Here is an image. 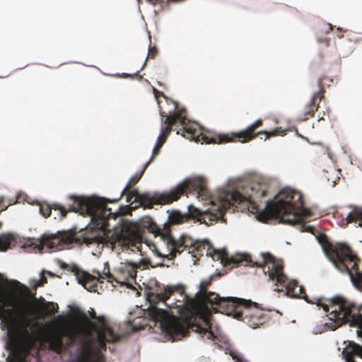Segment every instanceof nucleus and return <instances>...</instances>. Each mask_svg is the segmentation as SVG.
I'll return each mask as SVG.
<instances>
[{"instance_id":"f257e3e1","label":"nucleus","mask_w":362,"mask_h":362,"mask_svg":"<svg viewBox=\"0 0 362 362\" xmlns=\"http://www.w3.org/2000/svg\"><path fill=\"white\" fill-rule=\"evenodd\" d=\"M209 254L213 259L220 260L225 267H235L244 264L263 268L264 274H268L269 279L276 286L285 288L288 296L294 298H300L309 303L316 304L322 307L325 312L329 311V322L325 323V326L330 330H335L342 325L349 322L352 327L362 328V305L356 306L352 303L344 299L341 296H335L327 299L325 298H315L310 300L305 293V289L303 286H299L296 280H289L284 273V266L277 262L274 257L269 253L262 254V262H253L248 255H238L234 257H228L225 250H216L211 249Z\"/></svg>"},{"instance_id":"f03ea898","label":"nucleus","mask_w":362,"mask_h":362,"mask_svg":"<svg viewBox=\"0 0 362 362\" xmlns=\"http://www.w3.org/2000/svg\"><path fill=\"white\" fill-rule=\"evenodd\" d=\"M268 184L262 179L251 182L243 186L242 191L226 192L223 198L224 208L237 207L247 203L257 213V218L262 222L272 218L280 223L295 225L306 218V210L303 208V196L300 192L291 188L281 189L275 197L274 201L268 200L263 209H259V202L267 195Z\"/></svg>"},{"instance_id":"7ed1b4c3","label":"nucleus","mask_w":362,"mask_h":362,"mask_svg":"<svg viewBox=\"0 0 362 362\" xmlns=\"http://www.w3.org/2000/svg\"><path fill=\"white\" fill-rule=\"evenodd\" d=\"M69 201L71 203L67 208L58 204L52 206L41 204L40 212L45 218L50 216L52 209L59 211L62 217H65L68 211L78 212L81 215L90 216L92 223L98 231L83 237V242L87 245L102 244L119 253L124 247L135 245L137 234L129 226L123 224L113 232L107 228L108 219L115 216V214L106 208L105 199L71 195Z\"/></svg>"},{"instance_id":"20e7f679","label":"nucleus","mask_w":362,"mask_h":362,"mask_svg":"<svg viewBox=\"0 0 362 362\" xmlns=\"http://www.w3.org/2000/svg\"><path fill=\"white\" fill-rule=\"evenodd\" d=\"M166 103L172 106L171 110L165 111L159 105V112L162 117L161 122L165 125L161 127L160 134L157 139V142L161 145L165 144L173 129V127L175 126L177 123H180L182 126V129L177 132L178 134H181L184 137L191 141L194 140L197 142L201 141L202 144H225L233 141L245 143L255 139L260 134L266 135L265 139L272 136L285 134V131L281 130L280 128H276L270 132L260 131L256 132L257 129L262 126L263 124L262 120L259 119L244 131L231 134H226L209 136L201 133L199 129L194 127L193 124H188L185 110L182 109L177 111L178 105L176 102L166 99Z\"/></svg>"},{"instance_id":"39448f33","label":"nucleus","mask_w":362,"mask_h":362,"mask_svg":"<svg viewBox=\"0 0 362 362\" xmlns=\"http://www.w3.org/2000/svg\"><path fill=\"white\" fill-rule=\"evenodd\" d=\"M148 166V163H145L143 166L142 170L140 172L136 173L131 179L129 180L124 189L120 194L118 199L115 200H110L107 199L102 198L105 199V206L107 208V204L108 202H116L119 200L124 194L128 193L127 202H129L130 199L134 197L135 202H138L140 206L144 209H151L153 205H165L170 204L175 201H177L182 195H187L188 194H197L198 196L206 195L207 189L206 186V182L204 179L198 177L194 179H187L183 182L179 183L175 187L173 188L169 192H164L163 193H154L151 194L149 193L140 194L136 189L131 190V188L135 185L143 176L145 170ZM100 199L99 197H97ZM112 213V211L110 210ZM115 216H111L110 218L115 219L117 214L114 213Z\"/></svg>"},{"instance_id":"423d86ee","label":"nucleus","mask_w":362,"mask_h":362,"mask_svg":"<svg viewBox=\"0 0 362 362\" xmlns=\"http://www.w3.org/2000/svg\"><path fill=\"white\" fill-rule=\"evenodd\" d=\"M176 290L175 287L167 286L163 291L160 293H150L148 295V301L150 306L147 310V315L155 322H159L160 327L169 335L173 341L180 340L187 337L189 329L196 327V332H199L202 337L204 336L207 339H213L215 336L210 327L204 328L197 325H194L191 319L188 317H180L173 315L156 306V304L162 302L165 304V301Z\"/></svg>"},{"instance_id":"0eeeda50","label":"nucleus","mask_w":362,"mask_h":362,"mask_svg":"<svg viewBox=\"0 0 362 362\" xmlns=\"http://www.w3.org/2000/svg\"><path fill=\"white\" fill-rule=\"evenodd\" d=\"M317 240L334 267L341 272L347 273L355 287H362V272L358 268L361 260L350 247L342 243L332 244L325 234H320Z\"/></svg>"},{"instance_id":"6e6552de","label":"nucleus","mask_w":362,"mask_h":362,"mask_svg":"<svg viewBox=\"0 0 362 362\" xmlns=\"http://www.w3.org/2000/svg\"><path fill=\"white\" fill-rule=\"evenodd\" d=\"M224 215V211L222 209H218L216 212L212 213L209 211H202L199 209L189 206L188 207L187 214H181L177 211H172L168 216V223L163 225L161 228L155 223V221L150 217H147L144 221V228L149 233L154 234L156 237L159 236L160 240L164 243V239L162 235L164 234L165 228L169 229L170 235H171L170 226L175 224H180L189 221V219H195L200 223H206V225H211L213 222H216Z\"/></svg>"},{"instance_id":"1a4fd4ad","label":"nucleus","mask_w":362,"mask_h":362,"mask_svg":"<svg viewBox=\"0 0 362 362\" xmlns=\"http://www.w3.org/2000/svg\"><path fill=\"white\" fill-rule=\"evenodd\" d=\"M220 300L223 313L243 321L253 329L263 325L269 319L257 303L250 300L233 297Z\"/></svg>"},{"instance_id":"9d476101","label":"nucleus","mask_w":362,"mask_h":362,"mask_svg":"<svg viewBox=\"0 0 362 362\" xmlns=\"http://www.w3.org/2000/svg\"><path fill=\"white\" fill-rule=\"evenodd\" d=\"M34 315L29 301L21 299L16 300L13 294L0 292L1 325L8 331L20 322L25 323Z\"/></svg>"},{"instance_id":"9b49d317","label":"nucleus","mask_w":362,"mask_h":362,"mask_svg":"<svg viewBox=\"0 0 362 362\" xmlns=\"http://www.w3.org/2000/svg\"><path fill=\"white\" fill-rule=\"evenodd\" d=\"M74 314L78 321L83 322L88 327L85 329V333L87 336L91 334V331L96 332L97 341L102 349H106V342L119 341V336L114 332L104 316H97L93 310L90 313V317L96 320L97 322H95L90 321L86 313L79 309H76Z\"/></svg>"},{"instance_id":"f8f14e48","label":"nucleus","mask_w":362,"mask_h":362,"mask_svg":"<svg viewBox=\"0 0 362 362\" xmlns=\"http://www.w3.org/2000/svg\"><path fill=\"white\" fill-rule=\"evenodd\" d=\"M169 232V229L165 228L164 234L162 235L164 244L168 250V253L164 255L169 259H173L177 254H180L185 250L197 257V255H202L206 247L209 246V242L207 240L195 241L187 235H182L179 239L176 240L173 235H170Z\"/></svg>"},{"instance_id":"ddd939ff","label":"nucleus","mask_w":362,"mask_h":362,"mask_svg":"<svg viewBox=\"0 0 362 362\" xmlns=\"http://www.w3.org/2000/svg\"><path fill=\"white\" fill-rule=\"evenodd\" d=\"M149 263L150 260L146 259H141L139 263L132 262L121 263L115 274H111L108 263H105L103 276L110 283L116 282L123 285L129 280H135L137 269L141 267L146 268Z\"/></svg>"},{"instance_id":"4468645a","label":"nucleus","mask_w":362,"mask_h":362,"mask_svg":"<svg viewBox=\"0 0 362 362\" xmlns=\"http://www.w3.org/2000/svg\"><path fill=\"white\" fill-rule=\"evenodd\" d=\"M80 239L71 231L58 232L54 234H45L39 240V250L46 247L52 251H58L68 247L74 243H78Z\"/></svg>"},{"instance_id":"2eb2a0df","label":"nucleus","mask_w":362,"mask_h":362,"mask_svg":"<svg viewBox=\"0 0 362 362\" xmlns=\"http://www.w3.org/2000/svg\"><path fill=\"white\" fill-rule=\"evenodd\" d=\"M78 335L79 329L78 327L63 324L62 325L60 330L53 334L49 337V349L57 354H61L65 349L63 338L66 337L69 341V344H73Z\"/></svg>"},{"instance_id":"dca6fc26","label":"nucleus","mask_w":362,"mask_h":362,"mask_svg":"<svg viewBox=\"0 0 362 362\" xmlns=\"http://www.w3.org/2000/svg\"><path fill=\"white\" fill-rule=\"evenodd\" d=\"M220 274L211 275L208 279L202 280L199 284V293L202 296L206 303L211 306V309L215 313H223L221 305V299L229 298L230 297H221L218 294L212 292H208L207 288L211 284L215 278L219 277Z\"/></svg>"},{"instance_id":"f3484780","label":"nucleus","mask_w":362,"mask_h":362,"mask_svg":"<svg viewBox=\"0 0 362 362\" xmlns=\"http://www.w3.org/2000/svg\"><path fill=\"white\" fill-rule=\"evenodd\" d=\"M93 273L94 274H90L88 272H83L78 276V283L90 292L98 291V283H103V280L105 279L103 276V272L93 270Z\"/></svg>"},{"instance_id":"a211bd4d","label":"nucleus","mask_w":362,"mask_h":362,"mask_svg":"<svg viewBox=\"0 0 362 362\" xmlns=\"http://www.w3.org/2000/svg\"><path fill=\"white\" fill-rule=\"evenodd\" d=\"M325 99V95L320 94V93H314L310 100L304 107L303 116L300 118L302 121H305L309 118L313 117L315 112L319 108V103Z\"/></svg>"},{"instance_id":"6ab92c4d","label":"nucleus","mask_w":362,"mask_h":362,"mask_svg":"<svg viewBox=\"0 0 362 362\" xmlns=\"http://www.w3.org/2000/svg\"><path fill=\"white\" fill-rule=\"evenodd\" d=\"M342 355L346 362H356L354 361L355 356H358L362 358V346L355 342L350 341L343 350Z\"/></svg>"},{"instance_id":"aec40b11","label":"nucleus","mask_w":362,"mask_h":362,"mask_svg":"<svg viewBox=\"0 0 362 362\" xmlns=\"http://www.w3.org/2000/svg\"><path fill=\"white\" fill-rule=\"evenodd\" d=\"M347 223H356L362 228V209L355 208L346 217Z\"/></svg>"},{"instance_id":"412c9836","label":"nucleus","mask_w":362,"mask_h":362,"mask_svg":"<svg viewBox=\"0 0 362 362\" xmlns=\"http://www.w3.org/2000/svg\"><path fill=\"white\" fill-rule=\"evenodd\" d=\"M90 341H86L81 353L72 362H90Z\"/></svg>"},{"instance_id":"4be33fe9","label":"nucleus","mask_w":362,"mask_h":362,"mask_svg":"<svg viewBox=\"0 0 362 362\" xmlns=\"http://www.w3.org/2000/svg\"><path fill=\"white\" fill-rule=\"evenodd\" d=\"M333 83V79L327 76L320 77L317 81V86L319 88L318 91L316 93H320L321 95H325L326 92V87L329 88Z\"/></svg>"},{"instance_id":"5701e85b","label":"nucleus","mask_w":362,"mask_h":362,"mask_svg":"<svg viewBox=\"0 0 362 362\" xmlns=\"http://www.w3.org/2000/svg\"><path fill=\"white\" fill-rule=\"evenodd\" d=\"M14 241L15 238L11 234L0 235V251L7 250Z\"/></svg>"},{"instance_id":"b1692460","label":"nucleus","mask_w":362,"mask_h":362,"mask_svg":"<svg viewBox=\"0 0 362 362\" xmlns=\"http://www.w3.org/2000/svg\"><path fill=\"white\" fill-rule=\"evenodd\" d=\"M42 308L46 311L47 315H52L58 312V304L54 302H45L42 304Z\"/></svg>"},{"instance_id":"393cba45","label":"nucleus","mask_w":362,"mask_h":362,"mask_svg":"<svg viewBox=\"0 0 362 362\" xmlns=\"http://www.w3.org/2000/svg\"><path fill=\"white\" fill-rule=\"evenodd\" d=\"M162 146H163V145H161L159 143L156 142V144L155 145V146H154V148L153 149L151 157L149 159V160L148 162H146V163H148V165H150V163L154 160L156 156L159 154L160 148H161Z\"/></svg>"},{"instance_id":"a878e982","label":"nucleus","mask_w":362,"mask_h":362,"mask_svg":"<svg viewBox=\"0 0 362 362\" xmlns=\"http://www.w3.org/2000/svg\"><path fill=\"white\" fill-rule=\"evenodd\" d=\"M158 52V49L156 48V46H151L150 45L149 47H148V57H147V58L146 59V62H145L143 67L146 65L148 59H149V58H151V59L155 58V57L157 55Z\"/></svg>"},{"instance_id":"bb28decb","label":"nucleus","mask_w":362,"mask_h":362,"mask_svg":"<svg viewBox=\"0 0 362 362\" xmlns=\"http://www.w3.org/2000/svg\"><path fill=\"white\" fill-rule=\"evenodd\" d=\"M47 283V279L45 276L44 272H42L40 274V279L36 283V286H43L44 284Z\"/></svg>"},{"instance_id":"cd10ccee","label":"nucleus","mask_w":362,"mask_h":362,"mask_svg":"<svg viewBox=\"0 0 362 362\" xmlns=\"http://www.w3.org/2000/svg\"><path fill=\"white\" fill-rule=\"evenodd\" d=\"M8 286L11 288H13V289H17L19 287L22 286L21 283L19 281H16V280H13V281H9Z\"/></svg>"},{"instance_id":"c85d7f7f","label":"nucleus","mask_w":362,"mask_h":362,"mask_svg":"<svg viewBox=\"0 0 362 362\" xmlns=\"http://www.w3.org/2000/svg\"><path fill=\"white\" fill-rule=\"evenodd\" d=\"M90 362H103L102 356H97L95 358H93L92 356L91 351H90Z\"/></svg>"},{"instance_id":"c756f323","label":"nucleus","mask_w":362,"mask_h":362,"mask_svg":"<svg viewBox=\"0 0 362 362\" xmlns=\"http://www.w3.org/2000/svg\"><path fill=\"white\" fill-rule=\"evenodd\" d=\"M231 356L233 357V359L235 360V362H248L247 361L245 360L244 358L238 356L237 355H235L233 354H231Z\"/></svg>"},{"instance_id":"7c9ffc66","label":"nucleus","mask_w":362,"mask_h":362,"mask_svg":"<svg viewBox=\"0 0 362 362\" xmlns=\"http://www.w3.org/2000/svg\"><path fill=\"white\" fill-rule=\"evenodd\" d=\"M231 356L233 357V359L235 360V362H248L247 361L245 360L244 358L238 356L237 355H235L233 354H231Z\"/></svg>"},{"instance_id":"2f4dec72","label":"nucleus","mask_w":362,"mask_h":362,"mask_svg":"<svg viewBox=\"0 0 362 362\" xmlns=\"http://www.w3.org/2000/svg\"><path fill=\"white\" fill-rule=\"evenodd\" d=\"M153 92H154V93H155V96H156V99H158V96H159V95H161V96H163V97L165 98V95L163 94V93H162V92H159V91H158V90H156V88H153ZM158 100V103L159 104V100Z\"/></svg>"},{"instance_id":"473e14b6","label":"nucleus","mask_w":362,"mask_h":362,"mask_svg":"<svg viewBox=\"0 0 362 362\" xmlns=\"http://www.w3.org/2000/svg\"><path fill=\"white\" fill-rule=\"evenodd\" d=\"M7 209V206L4 204V199L0 198V211L6 210Z\"/></svg>"},{"instance_id":"72a5a7b5","label":"nucleus","mask_w":362,"mask_h":362,"mask_svg":"<svg viewBox=\"0 0 362 362\" xmlns=\"http://www.w3.org/2000/svg\"><path fill=\"white\" fill-rule=\"evenodd\" d=\"M64 320V317H63L62 315H58L56 318H54V319L52 321V322H53V323H56V322H57L58 321H61V320Z\"/></svg>"},{"instance_id":"f704fd0d","label":"nucleus","mask_w":362,"mask_h":362,"mask_svg":"<svg viewBox=\"0 0 362 362\" xmlns=\"http://www.w3.org/2000/svg\"><path fill=\"white\" fill-rule=\"evenodd\" d=\"M132 327H133V329L134 331H138V330L144 329V325H141V326H139V327H136L134 325H132Z\"/></svg>"},{"instance_id":"c9c22d12","label":"nucleus","mask_w":362,"mask_h":362,"mask_svg":"<svg viewBox=\"0 0 362 362\" xmlns=\"http://www.w3.org/2000/svg\"><path fill=\"white\" fill-rule=\"evenodd\" d=\"M68 267V264L64 262H62V264H60V267L64 269H67Z\"/></svg>"},{"instance_id":"e433bc0d","label":"nucleus","mask_w":362,"mask_h":362,"mask_svg":"<svg viewBox=\"0 0 362 362\" xmlns=\"http://www.w3.org/2000/svg\"><path fill=\"white\" fill-rule=\"evenodd\" d=\"M146 1L153 5H156L158 0H146Z\"/></svg>"},{"instance_id":"4c0bfd02","label":"nucleus","mask_w":362,"mask_h":362,"mask_svg":"<svg viewBox=\"0 0 362 362\" xmlns=\"http://www.w3.org/2000/svg\"><path fill=\"white\" fill-rule=\"evenodd\" d=\"M46 273H47V274L50 277H55V276H56V275H55L54 273H52V272H49V271H47Z\"/></svg>"},{"instance_id":"58836bf2","label":"nucleus","mask_w":362,"mask_h":362,"mask_svg":"<svg viewBox=\"0 0 362 362\" xmlns=\"http://www.w3.org/2000/svg\"><path fill=\"white\" fill-rule=\"evenodd\" d=\"M129 76H131V75H130V74H122V77H123V78H128V77H129Z\"/></svg>"},{"instance_id":"ea45409f","label":"nucleus","mask_w":362,"mask_h":362,"mask_svg":"<svg viewBox=\"0 0 362 362\" xmlns=\"http://www.w3.org/2000/svg\"><path fill=\"white\" fill-rule=\"evenodd\" d=\"M71 271L77 273L78 272V268L75 266V267H74L72 268Z\"/></svg>"},{"instance_id":"a19ab883","label":"nucleus","mask_w":362,"mask_h":362,"mask_svg":"<svg viewBox=\"0 0 362 362\" xmlns=\"http://www.w3.org/2000/svg\"><path fill=\"white\" fill-rule=\"evenodd\" d=\"M328 28H329V30H332V25L331 24H328Z\"/></svg>"},{"instance_id":"79ce46f5","label":"nucleus","mask_w":362,"mask_h":362,"mask_svg":"<svg viewBox=\"0 0 362 362\" xmlns=\"http://www.w3.org/2000/svg\"><path fill=\"white\" fill-rule=\"evenodd\" d=\"M322 119H324V118L322 117H320L319 118V121L322 120Z\"/></svg>"},{"instance_id":"37998d69","label":"nucleus","mask_w":362,"mask_h":362,"mask_svg":"<svg viewBox=\"0 0 362 362\" xmlns=\"http://www.w3.org/2000/svg\"><path fill=\"white\" fill-rule=\"evenodd\" d=\"M1 276H2V275L0 274V277H1Z\"/></svg>"}]
</instances>
